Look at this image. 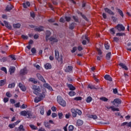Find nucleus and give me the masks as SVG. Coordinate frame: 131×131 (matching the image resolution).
<instances>
[{
	"mask_svg": "<svg viewBox=\"0 0 131 131\" xmlns=\"http://www.w3.org/2000/svg\"><path fill=\"white\" fill-rule=\"evenodd\" d=\"M51 34H52V33L49 31H46V41H48V40H50V41H52V42H58V39H57L56 37H51L50 38V36H51Z\"/></svg>",
	"mask_w": 131,
	"mask_h": 131,
	"instance_id": "1",
	"label": "nucleus"
},
{
	"mask_svg": "<svg viewBox=\"0 0 131 131\" xmlns=\"http://www.w3.org/2000/svg\"><path fill=\"white\" fill-rule=\"evenodd\" d=\"M20 115L22 116H27V118H36V116L35 115H33L31 112L29 111H21L20 113Z\"/></svg>",
	"mask_w": 131,
	"mask_h": 131,
	"instance_id": "2",
	"label": "nucleus"
},
{
	"mask_svg": "<svg viewBox=\"0 0 131 131\" xmlns=\"http://www.w3.org/2000/svg\"><path fill=\"white\" fill-rule=\"evenodd\" d=\"M55 58L60 64L63 63V57L62 55L59 56V51L58 50H55Z\"/></svg>",
	"mask_w": 131,
	"mask_h": 131,
	"instance_id": "3",
	"label": "nucleus"
},
{
	"mask_svg": "<svg viewBox=\"0 0 131 131\" xmlns=\"http://www.w3.org/2000/svg\"><path fill=\"white\" fill-rule=\"evenodd\" d=\"M57 102L61 105V106H62V107L66 106V101L62 99V97L60 96H57Z\"/></svg>",
	"mask_w": 131,
	"mask_h": 131,
	"instance_id": "4",
	"label": "nucleus"
},
{
	"mask_svg": "<svg viewBox=\"0 0 131 131\" xmlns=\"http://www.w3.org/2000/svg\"><path fill=\"white\" fill-rule=\"evenodd\" d=\"M32 89L34 90L33 94H35V95H38V92H41V90H40V87H39V86L33 85Z\"/></svg>",
	"mask_w": 131,
	"mask_h": 131,
	"instance_id": "5",
	"label": "nucleus"
},
{
	"mask_svg": "<svg viewBox=\"0 0 131 131\" xmlns=\"http://www.w3.org/2000/svg\"><path fill=\"white\" fill-rule=\"evenodd\" d=\"M115 28H116L118 31H124V30H125V28L121 24H118L115 27Z\"/></svg>",
	"mask_w": 131,
	"mask_h": 131,
	"instance_id": "6",
	"label": "nucleus"
},
{
	"mask_svg": "<svg viewBox=\"0 0 131 131\" xmlns=\"http://www.w3.org/2000/svg\"><path fill=\"white\" fill-rule=\"evenodd\" d=\"M43 86L46 89H47V90H49V91H51V92H53V91H54L52 86L50 85L48 83H45L43 84Z\"/></svg>",
	"mask_w": 131,
	"mask_h": 131,
	"instance_id": "7",
	"label": "nucleus"
},
{
	"mask_svg": "<svg viewBox=\"0 0 131 131\" xmlns=\"http://www.w3.org/2000/svg\"><path fill=\"white\" fill-rule=\"evenodd\" d=\"M46 94H47V91L45 90L41 93L39 94V97L42 100L46 97Z\"/></svg>",
	"mask_w": 131,
	"mask_h": 131,
	"instance_id": "8",
	"label": "nucleus"
},
{
	"mask_svg": "<svg viewBox=\"0 0 131 131\" xmlns=\"http://www.w3.org/2000/svg\"><path fill=\"white\" fill-rule=\"evenodd\" d=\"M112 104H113V105H115V103L116 104H121V100L119 99V98H117L114 99L113 101L111 102Z\"/></svg>",
	"mask_w": 131,
	"mask_h": 131,
	"instance_id": "9",
	"label": "nucleus"
},
{
	"mask_svg": "<svg viewBox=\"0 0 131 131\" xmlns=\"http://www.w3.org/2000/svg\"><path fill=\"white\" fill-rule=\"evenodd\" d=\"M97 52H98V55H100V56H97V60L100 61L101 58H103V56H102V51L99 49H97Z\"/></svg>",
	"mask_w": 131,
	"mask_h": 131,
	"instance_id": "10",
	"label": "nucleus"
},
{
	"mask_svg": "<svg viewBox=\"0 0 131 131\" xmlns=\"http://www.w3.org/2000/svg\"><path fill=\"white\" fill-rule=\"evenodd\" d=\"M27 73H28V70H27L26 68L20 70V74H22L23 75H25V74H27Z\"/></svg>",
	"mask_w": 131,
	"mask_h": 131,
	"instance_id": "11",
	"label": "nucleus"
},
{
	"mask_svg": "<svg viewBox=\"0 0 131 131\" xmlns=\"http://www.w3.org/2000/svg\"><path fill=\"white\" fill-rule=\"evenodd\" d=\"M37 77L39 79V80H41L42 82H46V80H45V78L40 75V74H37Z\"/></svg>",
	"mask_w": 131,
	"mask_h": 131,
	"instance_id": "12",
	"label": "nucleus"
},
{
	"mask_svg": "<svg viewBox=\"0 0 131 131\" xmlns=\"http://www.w3.org/2000/svg\"><path fill=\"white\" fill-rule=\"evenodd\" d=\"M19 88L23 92H26V87L24 85H23L21 83H19L18 84Z\"/></svg>",
	"mask_w": 131,
	"mask_h": 131,
	"instance_id": "13",
	"label": "nucleus"
},
{
	"mask_svg": "<svg viewBox=\"0 0 131 131\" xmlns=\"http://www.w3.org/2000/svg\"><path fill=\"white\" fill-rule=\"evenodd\" d=\"M104 10H105V12H106V13H107V14H109L110 15H115L114 12L111 11V10L107 8H104Z\"/></svg>",
	"mask_w": 131,
	"mask_h": 131,
	"instance_id": "14",
	"label": "nucleus"
},
{
	"mask_svg": "<svg viewBox=\"0 0 131 131\" xmlns=\"http://www.w3.org/2000/svg\"><path fill=\"white\" fill-rule=\"evenodd\" d=\"M4 23L6 27L8 28V29H12V26L8 23V21L4 20Z\"/></svg>",
	"mask_w": 131,
	"mask_h": 131,
	"instance_id": "15",
	"label": "nucleus"
},
{
	"mask_svg": "<svg viewBox=\"0 0 131 131\" xmlns=\"http://www.w3.org/2000/svg\"><path fill=\"white\" fill-rule=\"evenodd\" d=\"M106 108L107 109H112L113 111H119V109L117 108H115L114 106H106Z\"/></svg>",
	"mask_w": 131,
	"mask_h": 131,
	"instance_id": "16",
	"label": "nucleus"
},
{
	"mask_svg": "<svg viewBox=\"0 0 131 131\" xmlns=\"http://www.w3.org/2000/svg\"><path fill=\"white\" fill-rule=\"evenodd\" d=\"M73 69V67H72V66H68L65 70V72H71Z\"/></svg>",
	"mask_w": 131,
	"mask_h": 131,
	"instance_id": "17",
	"label": "nucleus"
},
{
	"mask_svg": "<svg viewBox=\"0 0 131 131\" xmlns=\"http://www.w3.org/2000/svg\"><path fill=\"white\" fill-rule=\"evenodd\" d=\"M16 70V68L14 67H10L9 69L10 74H13L15 71Z\"/></svg>",
	"mask_w": 131,
	"mask_h": 131,
	"instance_id": "18",
	"label": "nucleus"
},
{
	"mask_svg": "<svg viewBox=\"0 0 131 131\" xmlns=\"http://www.w3.org/2000/svg\"><path fill=\"white\" fill-rule=\"evenodd\" d=\"M104 78L106 79V80H108V81H112V78H111V76L109 75H105L104 76Z\"/></svg>",
	"mask_w": 131,
	"mask_h": 131,
	"instance_id": "19",
	"label": "nucleus"
},
{
	"mask_svg": "<svg viewBox=\"0 0 131 131\" xmlns=\"http://www.w3.org/2000/svg\"><path fill=\"white\" fill-rule=\"evenodd\" d=\"M68 87L70 89V91H75V87H74L72 84H68L67 83Z\"/></svg>",
	"mask_w": 131,
	"mask_h": 131,
	"instance_id": "20",
	"label": "nucleus"
},
{
	"mask_svg": "<svg viewBox=\"0 0 131 131\" xmlns=\"http://www.w3.org/2000/svg\"><path fill=\"white\" fill-rule=\"evenodd\" d=\"M76 124L77 125H78V126H80L81 125H82L83 124V121L79 119L77 120Z\"/></svg>",
	"mask_w": 131,
	"mask_h": 131,
	"instance_id": "21",
	"label": "nucleus"
},
{
	"mask_svg": "<svg viewBox=\"0 0 131 131\" xmlns=\"http://www.w3.org/2000/svg\"><path fill=\"white\" fill-rule=\"evenodd\" d=\"M30 6V3L29 2L23 3V7L25 9H27L28 7Z\"/></svg>",
	"mask_w": 131,
	"mask_h": 131,
	"instance_id": "22",
	"label": "nucleus"
},
{
	"mask_svg": "<svg viewBox=\"0 0 131 131\" xmlns=\"http://www.w3.org/2000/svg\"><path fill=\"white\" fill-rule=\"evenodd\" d=\"M119 66H120V67H122V68H123L125 70H128V69L127 68L126 66H125V64H123V63H120V64H119Z\"/></svg>",
	"mask_w": 131,
	"mask_h": 131,
	"instance_id": "23",
	"label": "nucleus"
},
{
	"mask_svg": "<svg viewBox=\"0 0 131 131\" xmlns=\"http://www.w3.org/2000/svg\"><path fill=\"white\" fill-rule=\"evenodd\" d=\"M13 9V6L11 4H9L6 8V11H11Z\"/></svg>",
	"mask_w": 131,
	"mask_h": 131,
	"instance_id": "24",
	"label": "nucleus"
},
{
	"mask_svg": "<svg viewBox=\"0 0 131 131\" xmlns=\"http://www.w3.org/2000/svg\"><path fill=\"white\" fill-rule=\"evenodd\" d=\"M45 69H51V68H52V66H51V64L47 63H46L45 66Z\"/></svg>",
	"mask_w": 131,
	"mask_h": 131,
	"instance_id": "25",
	"label": "nucleus"
},
{
	"mask_svg": "<svg viewBox=\"0 0 131 131\" xmlns=\"http://www.w3.org/2000/svg\"><path fill=\"white\" fill-rule=\"evenodd\" d=\"M36 31H42L43 30V27H39L37 28H34Z\"/></svg>",
	"mask_w": 131,
	"mask_h": 131,
	"instance_id": "26",
	"label": "nucleus"
},
{
	"mask_svg": "<svg viewBox=\"0 0 131 131\" xmlns=\"http://www.w3.org/2000/svg\"><path fill=\"white\" fill-rule=\"evenodd\" d=\"M39 109L41 115H43V114H45V109L43 108V106H40Z\"/></svg>",
	"mask_w": 131,
	"mask_h": 131,
	"instance_id": "27",
	"label": "nucleus"
},
{
	"mask_svg": "<svg viewBox=\"0 0 131 131\" xmlns=\"http://www.w3.org/2000/svg\"><path fill=\"white\" fill-rule=\"evenodd\" d=\"M88 88V89H90V90H97V88L93 84H89Z\"/></svg>",
	"mask_w": 131,
	"mask_h": 131,
	"instance_id": "28",
	"label": "nucleus"
},
{
	"mask_svg": "<svg viewBox=\"0 0 131 131\" xmlns=\"http://www.w3.org/2000/svg\"><path fill=\"white\" fill-rule=\"evenodd\" d=\"M42 100L41 98H40L39 97H35L34 99V102L35 103H38V102H40Z\"/></svg>",
	"mask_w": 131,
	"mask_h": 131,
	"instance_id": "29",
	"label": "nucleus"
},
{
	"mask_svg": "<svg viewBox=\"0 0 131 131\" xmlns=\"http://www.w3.org/2000/svg\"><path fill=\"white\" fill-rule=\"evenodd\" d=\"M75 25H76V24H75V23H73L71 24L69 26L70 29H71V30L74 29V27H75Z\"/></svg>",
	"mask_w": 131,
	"mask_h": 131,
	"instance_id": "30",
	"label": "nucleus"
},
{
	"mask_svg": "<svg viewBox=\"0 0 131 131\" xmlns=\"http://www.w3.org/2000/svg\"><path fill=\"white\" fill-rule=\"evenodd\" d=\"M111 58V52H108L106 55V60H110Z\"/></svg>",
	"mask_w": 131,
	"mask_h": 131,
	"instance_id": "31",
	"label": "nucleus"
},
{
	"mask_svg": "<svg viewBox=\"0 0 131 131\" xmlns=\"http://www.w3.org/2000/svg\"><path fill=\"white\" fill-rule=\"evenodd\" d=\"M93 100V98H92V97L91 96H89L86 100V102H87V103H91V102H92V100Z\"/></svg>",
	"mask_w": 131,
	"mask_h": 131,
	"instance_id": "32",
	"label": "nucleus"
},
{
	"mask_svg": "<svg viewBox=\"0 0 131 131\" xmlns=\"http://www.w3.org/2000/svg\"><path fill=\"white\" fill-rule=\"evenodd\" d=\"M21 25L20 24H13L14 28H20Z\"/></svg>",
	"mask_w": 131,
	"mask_h": 131,
	"instance_id": "33",
	"label": "nucleus"
},
{
	"mask_svg": "<svg viewBox=\"0 0 131 131\" xmlns=\"http://www.w3.org/2000/svg\"><path fill=\"white\" fill-rule=\"evenodd\" d=\"M69 96H70L71 97H73V96H75V95H76V93H75L74 92V91H70L69 93Z\"/></svg>",
	"mask_w": 131,
	"mask_h": 131,
	"instance_id": "34",
	"label": "nucleus"
},
{
	"mask_svg": "<svg viewBox=\"0 0 131 131\" xmlns=\"http://www.w3.org/2000/svg\"><path fill=\"white\" fill-rule=\"evenodd\" d=\"M90 118H93V119H97L98 118V117L95 115H89Z\"/></svg>",
	"mask_w": 131,
	"mask_h": 131,
	"instance_id": "35",
	"label": "nucleus"
},
{
	"mask_svg": "<svg viewBox=\"0 0 131 131\" xmlns=\"http://www.w3.org/2000/svg\"><path fill=\"white\" fill-rule=\"evenodd\" d=\"M110 32L111 33V34L114 35L115 34V30H114V28H113L110 30Z\"/></svg>",
	"mask_w": 131,
	"mask_h": 131,
	"instance_id": "36",
	"label": "nucleus"
},
{
	"mask_svg": "<svg viewBox=\"0 0 131 131\" xmlns=\"http://www.w3.org/2000/svg\"><path fill=\"white\" fill-rule=\"evenodd\" d=\"M9 89H13V88H15V84L14 83H12L8 85Z\"/></svg>",
	"mask_w": 131,
	"mask_h": 131,
	"instance_id": "37",
	"label": "nucleus"
},
{
	"mask_svg": "<svg viewBox=\"0 0 131 131\" xmlns=\"http://www.w3.org/2000/svg\"><path fill=\"white\" fill-rule=\"evenodd\" d=\"M100 100H101V101H103V102H107V101H108V99L104 97H101Z\"/></svg>",
	"mask_w": 131,
	"mask_h": 131,
	"instance_id": "38",
	"label": "nucleus"
},
{
	"mask_svg": "<svg viewBox=\"0 0 131 131\" xmlns=\"http://www.w3.org/2000/svg\"><path fill=\"white\" fill-rule=\"evenodd\" d=\"M118 12L119 13V14L120 15V16H121V17H123V12H122V11H121V10L120 9H118Z\"/></svg>",
	"mask_w": 131,
	"mask_h": 131,
	"instance_id": "39",
	"label": "nucleus"
},
{
	"mask_svg": "<svg viewBox=\"0 0 131 131\" xmlns=\"http://www.w3.org/2000/svg\"><path fill=\"white\" fill-rule=\"evenodd\" d=\"M19 131H25V129L23 127V125H20L19 127Z\"/></svg>",
	"mask_w": 131,
	"mask_h": 131,
	"instance_id": "40",
	"label": "nucleus"
},
{
	"mask_svg": "<svg viewBox=\"0 0 131 131\" xmlns=\"http://www.w3.org/2000/svg\"><path fill=\"white\" fill-rule=\"evenodd\" d=\"M30 127L31 128H32V129H37V127L34 126L33 124H30Z\"/></svg>",
	"mask_w": 131,
	"mask_h": 131,
	"instance_id": "41",
	"label": "nucleus"
},
{
	"mask_svg": "<svg viewBox=\"0 0 131 131\" xmlns=\"http://www.w3.org/2000/svg\"><path fill=\"white\" fill-rule=\"evenodd\" d=\"M104 47L105 48L106 50H109L110 48V46L109 45V43H106L104 45Z\"/></svg>",
	"mask_w": 131,
	"mask_h": 131,
	"instance_id": "42",
	"label": "nucleus"
},
{
	"mask_svg": "<svg viewBox=\"0 0 131 131\" xmlns=\"http://www.w3.org/2000/svg\"><path fill=\"white\" fill-rule=\"evenodd\" d=\"M73 129H74V126H73V125H70L69 127V130L73 131Z\"/></svg>",
	"mask_w": 131,
	"mask_h": 131,
	"instance_id": "43",
	"label": "nucleus"
},
{
	"mask_svg": "<svg viewBox=\"0 0 131 131\" xmlns=\"http://www.w3.org/2000/svg\"><path fill=\"white\" fill-rule=\"evenodd\" d=\"M76 112L78 115H81V114H82V112L81 111H80V110L76 109Z\"/></svg>",
	"mask_w": 131,
	"mask_h": 131,
	"instance_id": "44",
	"label": "nucleus"
},
{
	"mask_svg": "<svg viewBox=\"0 0 131 131\" xmlns=\"http://www.w3.org/2000/svg\"><path fill=\"white\" fill-rule=\"evenodd\" d=\"M1 70H2V71H4L5 73L7 74V68H6L5 67H2L1 68Z\"/></svg>",
	"mask_w": 131,
	"mask_h": 131,
	"instance_id": "45",
	"label": "nucleus"
},
{
	"mask_svg": "<svg viewBox=\"0 0 131 131\" xmlns=\"http://www.w3.org/2000/svg\"><path fill=\"white\" fill-rule=\"evenodd\" d=\"M58 115L59 119H62V118H63V114H62V113H59L58 114Z\"/></svg>",
	"mask_w": 131,
	"mask_h": 131,
	"instance_id": "46",
	"label": "nucleus"
},
{
	"mask_svg": "<svg viewBox=\"0 0 131 131\" xmlns=\"http://www.w3.org/2000/svg\"><path fill=\"white\" fill-rule=\"evenodd\" d=\"M44 125L46 126V127H48V128H50V124H49L48 122H44Z\"/></svg>",
	"mask_w": 131,
	"mask_h": 131,
	"instance_id": "47",
	"label": "nucleus"
},
{
	"mask_svg": "<svg viewBox=\"0 0 131 131\" xmlns=\"http://www.w3.org/2000/svg\"><path fill=\"white\" fill-rule=\"evenodd\" d=\"M123 35H124L123 33H117L116 34V36H123Z\"/></svg>",
	"mask_w": 131,
	"mask_h": 131,
	"instance_id": "48",
	"label": "nucleus"
},
{
	"mask_svg": "<svg viewBox=\"0 0 131 131\" xmlns=\"http://www.w3.org/2000/svg\"><path fill=\"white\" fill-rule=\"evenodd\" d=\"M75 101H80L81 100V97H77L74 98Z\"/></svg>",
	"mask_w": 131,
	"mask_h": 131,
	"instance_id": "49",
	"label": "nucleus"
},
{
	"mask_svg": "<svg viewBox=\"0 0 131 131\" xmlns=\"http://www.w3.org/2000/svg\"><path fill=\"white\" fill-rule=\"evenodd\" d=\"M65 19H66V21H67V22H69V21L71 20V18L69 16H66Z\"/></svg>",
	"mask_w": 131,
	"mask_h": 131,
	"instance_id": "50",
	"label": "nucleus"
},
{
	"mask_svg": "<svg viewBox=\"0 0 131 131\" xmlns=\"http://www.w3.org/2000/svg\"><path fill=\"white\" fill-rule=\"evenodd\" d=\"M70 116H71V114L69 113L66 115V118L68 119V118H70Z\"/></svg>",
	"mask_w": 131,
	"mask_h": 131,
	"instance_id": "51",
	"label": "nucleus"
},
{
	"mask_svg": "<svg viewBox=\"0 0 131 131\" xmlns=\"http://www.w3.org/2000/svg\"><path fill=\"white\" fill-rule=\"evenodd\" d=\"M26 108H27V105L24 104H23L20 107L21 109H26Z\"/></svg>",
	"mask_w": 131,
	"mask_h": 131,
	"instance_id": "52",
	"label": "nucleus"
},
{
	"mask_svg": "<svg viewBox=\"0 0 131 131\" xmlns=\"http://www.w3.org/2000/svg\"><path fill=\"white\" fill-rule=\"evenodd\" d=\"M5 80H1L0 81V85L1 86H3L5 84Z\"/></svg>",
	"mask_w": 131,
	"mask_h": 131,
	"instance_id": "53",
	"label": "nucleus"
},
{
	"mask_svg": "<svg viewBox=\"0 0 131 131\" xmlns=\"http://www.w3.org/2000/svg\"><path fill=\"white\" fill-rule=\"evenodd\" d=\"M119 41V39L116 37H114L113 41H115L116 42H118Z\"/></svg>",
	"mask_w": 131,
	"mask_h": 131,
	"instance_id": "54",
	"label": "nucleus"
},
{
	"mask_svg": "<svg viewBox=\"0 0 131 131\" xmlns=\"http://www.w3.org/2000/svg\"><path fill=\"white\" fill-rule=\"evenodd\" d=\"M6 96L8 98H11V97H12V94L10 93V92H7L6 93Z\"/></svg>",
	"mask_w": 131,
	"mask_h": 131,
	"instance_id": "55",
	"label": "nucleus"
},
{
	"mask_svg": "<svg viewBox=\"0 0 131 131\" xmlns=\"http://www.w3.org/2000/svg\"><path fill=\"white\" fill-rule=\"evenodd\" d=\"M15 124H10L9 126L10 128H14L15 127Z\"/></svg>",
	"mask_w": 131,
	"mask_h": 131,
	"instance_id": "56",
	"label": "nucleus"
},
{
	"mask_svg": "<svg viewBox=\"0 0 131 131\" xmlns=\"http://www.w3.org/2000/svg\"><path fill=\"white\" fill-rule=\"evenodd\" d=\"M82 39L85 38L86 40H87V41H89V39L88 38V36H86V35H85L84 36H82Z\"/></svg>",
	"mask_w": 131,
	"mask_h": 131,
	"instance_id": "57",
	"label": "nucleus"
},
{
	"mask_svg": "<svg viewBox=\"0 0 131 131\" xmlns=\"http://www.w3.org/2000/svg\"><path fill=\"white\" fill-rule=\"evenodd\" d=\"M52 113V111H51V110H49L48 111H47V116H50V115H51V114Z\"/></svg>",
	"mask_w": 131,
	"mask_h": 131,
	"instance_id": "58",
	"label": "nucleus"
},
{
	"mask_svg": "<svg viewBox=\"0 0 131 131\" xmlns=\"http://www.w3.org/2000/svg\"><path fill=\"white\" fill-rule=\"evenodd\" d=\"M76 50H77V48H76V47H74V48H73V49L71 50V52H72V53H75V52H76Z\"/></svg>",
	"mask_w": 131,
	"mask_h": 131,
	"instance_id": "59",
	"label": "nucleus"
},
{
	"mask_svg": "<svg viewBox=\"0 0 131 131\" xmlns=\"http://www.w3.org/2000/svg\"><path fill=\"white\" fill-rule=\"evenodd\" d=\"M7 60H8V59L7 58V57H3L1 59V62H6Z\"/></svg>",
	"mask_w": 131,
	"mask_h": 131,
	"instance_id": "60",
	"label": "nucleus"
},
{
	"mask_svg": "<svg viewBox=\"0 0 131 131\" xmlns=\"http://www.w3.org/2000/svg\"><path fill=\"white\" fill-rule=\"evenodd\" d=\"M31 52L32 54H35L36 53V50H35V48H32Z\"/></svg>",
	"mask_w": 131,
	"mask_h": 131,
	"instance_id": "61",
	"label": "nucleus"
},
{
	"mask_svg": "<svg viewBox=\"0 0 131 131\" xmlns=\"http://www.w3.org/2000/svg\"><path fill=\"white\" fill-rule=\"evenodd\" d=\"M10 58H11L12 60H16V57H15V55H10Z\"/></svg>",
	"mask_w": 131,
	"mask_h": 131,
	"instance_id": "62",
	"label": "nucleus"
},
{
	"mask_svg": "<svg viewBox=\"0 0 131 131\" xmlns=\"http://www.w3.org/2000/svg\"><path fill=\"white\" fill-rule=\"evenodd\" d=\"M21 37H22L24 39H27L28 38V36H26V35H21Z\"/></svg>",
	"mask_w": 131,
	"mask_h": 131,
	"instance_id": "63",
	"label": "nucleus"
},
{
	"mask_svg": "<svg viewBox=\"0 0 131 131\" xmlns=\"http://www.w3.org/2000/svg\"><path fill=\"white\" fill-rule=\"evenodd\" d=\"M77 112H75V113H72V116L74 117H76L77 114Z\"/></svg>",
	"mask_w": 131,
	"mask_h": 131,
	"instance_id": "64",
	"label": "nucleus"
}]
</instances>
